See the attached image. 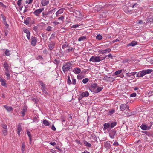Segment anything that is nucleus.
<instances>
[{"mask_svg": "<svg viewBox=\"0 0 153 153\" xmlns=\"http://www.w3.org/2000/svg\"><path fill=\"white\" fill-rule=\"evenodd\" d=\"M71 65V62H67L63 65L62 69L64 73L70 71V69L72 68Z\"/></svg>", "mask_w": 153, "mask_h": 153, "instance_id": "f257e3e1", "label": "nucleus"}, {"mask_svg": "<svg viewBox=\"0 0 153 153\" xmlns=\"http://www.w3.org/2000/svg\"><path fill=\"white\" fill-rule=\"evenodd\" d=\"M100 56H93L91 57L89 61L93 62H98L101 61Z\"/></svg>", "mask_w": 153, "mask_h": 153, "instance_id": "f03ea898", "label": "nucleus"}, {"mask_svg": "<svg viewBox=\"0 0 153 153\" xmlns=\"http://www.w3.org/2000/svg\"><path fill=\"white\" fill-rule=\"evenodd\" d=\"M44 10L43 8L41 9H37L35 10L33 13L36 16H39V14L43 11Z\"/></svg>", "mask_w": 153, "mask_h": 153, "instance_id": "7ed1b4c3", "label": "nucleus"}, {"mask_svg": "<svg viewBox=\"0 0 153 153\" xmlns=\"http://www.w3.org/2000/svg\"><path fill=\"white\" fill-rule=\"evenodd\" d=\"M97 86V85L96 83H92L91 87V89L92 90V91H93L94 93V91L96 90Z\"/></svg>", "mask_w": 153, "mask_h": 153, "instance_id": "20e7f679", "label": "nucleus"}, {"mask_svg": "<svg viewBox=\"0 0 153 153\" xmlns=\"http://www.w3.org/2000/svg\"><path fill=\"white\" fill-rule=\"evenodd\" d=\"M124 11L127 13L130 14L132 13V10L127 6H125L123 8Z\"/></svg>", "mask_w": 153, "mask_h": 153, "instance_id": "39448f33", "label": "nucleus"}, {"mask_svg": "<svg viewBox=\"0 0 153 153\" xmlns=\"http://www.w3.org/2000/svg\"><path fill=\"white\" fill-rule=\"evenodd\" d=\"M73 72L74 73L76 74H78L81 71V69L78 67H76L73 69Z\"/></svg>", "mask_w": 153, "mask_h": 153, "instance_id": "423d86ee", "label": "nucleus"}, {"mask_svg": "<svg viewBox=\"0 0 153 153\" xmlns=\"http://www.w3.org/2000/svg\"><path fill=\"white\" fill-rule=\"evenodd\" d=\"M64 11V9L61 8L57 11L56 13V17L59 16V15L63 13Z\"/></svg>", "mask_w": 153, "mask_h": 153, "instance_id": "0eeeda50", "label": "nucleus"}, {"mask_svg": "<svg viewBox=\"0 0 153 153\" xmlns=\"http://www.w3.org/2000/svg\"><path fill=\"white\" fill-rule=\"evenodd\" d=\"M3 66L5 69L6 71H9L10 70V66L8 63L6 62H4L3 65Z\"/></svg>", "mask_w": 153, "mask_h": 153, "instance_id": "6e6552de", "label": "nucleus"}, {"mask_svg": "<svg viewBox=\"0 0 153 153\" xmlns=\"http://www.w3.org/2000/svg\"><path fill=\"white\" fill-rule=\"evenodd\" d=\"M0 82L1 83V85L3 86H6V83L5 80L0 76Z\"/></svg>", "mask_w": 153, "mask_h": 153, "instance_id": "1a4fd4ad", "label": "nucleus"}, {"mask_svg": "<svg viewBox=\"0 0 153 153\" xmlns=\"http://www.w3.org/2000/svg\"><path fill=\"white\" fill-rule=\"evenodd\" d=\"M22 128L21 125L20 124H19L17 126V133L19 136L20 135V132L22 131Z\"/></svg>", "mask_w": 153, "mask_h": 153, "instance_id": "9d476101", "label": "nucleus"}, {"mask_svg": "<svg viewBox=\"0 0 153 153\" xmlns=\"http://www.w3.org/2000/svg\"><path fill=\"white\" fill-rule=\"evenodd\" d=\"M37 42V40L36 38L33 37L32 38V40L31 42V45L33 46H35Z\"/></svg>", "mask_w": 153, "mask_h": 153, "instance_id": "9b49d317", "label": "nucleus"}, {"mask_svg": "<svg viewBox=\"0 0 153 153\" xmlns=\"http://www.w3.org/2000/svg\"><path fill=\"white\" fill-rule=\"evenodd\" d=\"M40 84L41 86V89L43 92H45L46 94H47V93L45 92V85L42 82H40Z\"/></svg>", "mask_w": 153, "mask_h": 153, "instance_id": "f8f14e48", "label": "nucleus"}, {"mask_svg": "<svg viewBox=\"0 0 153 153\" xmlns=\"http://www.w3.org/2000/svg\"><path fill=\"white\" fill-rule=\"evenodd\" d=\"M140 73L139 74V73H138L136 75V76L138 77H142L144 75H145V74H144V73L143 71V70H142L140 71Z\"/></svg>", "mask_w": 153, "mask_h": 153, "instance_id": "ddd939ff", "label": "nucleus"}, {"mask_svg": "<svg viewBox=\"0 0 153 153\" xmlns=\"http://www.w3.org/2000/svg\"><path fill=\"white\" fill-rule=\"evenodd\" d=\"M103 130L105 131L109 128L110 127V124L108 123H105L103 124Z\"/></svg>", "mask_w": 153, "mask_h": 153, "instance_id": "4468645a", "label": "nucleus"}, {"mask_svg": "<svg viewBox=\"0 0 153 153\" xmlns=\"http://www.w3.org/2000/svg\"><path fill=\"white\" fill-rule=\"evenodd\" d=\"M127 105L126 104H121L120 107V109L122 111H124L127 108Z\"/></svg>", "mask_w": 153, "mask_h": 153, "instance_id": "2eb2a0df", "label": "nucleus"}, {"mask_svg": "<svg viewBox=\"0 0 153 153\" xmlns=\"http://www.w3.org/2000/svg\"><path fill=\"white\" fill-rule=\"evenodd\" d=\"M3 107L8 112H10L13 110V108L11 106H9L7 105H4Z\"/></svg>", "mask_w": 153, "mask_h": 153, "instance_id": "dca6fc26", "label": "nucleus"}, {"mask_svg": "<svg viewBox=\"0 0 153 153\" xmlns=\"http://www.w3.org/2000/svg\"><path fill=\"white\" fill-rule=\"evenodd\" d=\"M25 143L23 142L22 143L21 147V150L22 152V153H25Z\"/></svg>", "mask_w": 153, "mask_h": 153, "instance_id": "f3484780", "label": "nucleus"}, {"mask_svg": "<svg viewBox=\"0 0 153 153\" xmlns=\"http://www.w3.org/2000/svg\"><path fill=\"white\" fill-rule=\"evenodd\" d=\"M27 110V108L25 106H24L23 107L22 111H21L22 116L24 117V116H25V113L26 112Z\"/></svg>", "mask_w": 153, "mask_h": 153, "instance_id": "a211bd4d", "label": "nucleus"}, {"mask_svg": "<svg viewBox=\"0 0 153 153\" xmlns=\"http://www.w3.org/2000/svg\"><path fill=\"white\" fill-rule=\"evenodd\" d=\"M141 128L143 130H148L150 129V127H148L147 126L145 125L142 124L140 126Z\"/></svg>", "mask_w": 153, "mask_h": 153, "instance_id": "6ab92c4d", "label": "nucleus"}, {"mask_svg": "<svg viewBox=\"0 0 153 153\" xmlns=\"http://www.w3.org/2000/svg\"><path fill=\"white\" fill-rule=\"evenodd\" d=\"M49 2L48 0H42L41 1V3L42 6H45L48 4Z\"/></svg>", "mask_w": 153, "mask_h": 153, "instance_id": "aec40b11", "label": "nucleus"}, {"mask_svg": "<svg viewBox=\"0 0 153 153\" xmlns=\"http://www.w3.org/2000/svg\"><path fill=\"white\" fill-rule=\"evenodd\" d=\"M89 94L87 91H85L82 92L81 94V96L82 97H87L89 96Z\"/></svg>", "mask_w": 153, "mask_h": 153, "instance_id": "412c9836", "label": "nucleus"}, {"mask_svg": "<svg viewBox=\"0 0 153 153\" xmlns=\"http://www.w3.org/2000/svg\"><path fill=\"white\" fill-rule=\"evenodd\" d=\"M137 44V42L136 41H132L130 43H129L127 45V47L129 46H134Z\"/></svg>", "mask_w": 153, "mask_h": 153, "instance_id": "4be33fe9", "label": "nucleus"}, {"mask_svg": "<svg viewBox=\"0 0 153 153\" xmlns=\"http://www.w3.org/2000/svg\"><path fill=\"white\" fill-rule=\"evenodd\" d=\"M42 120V123L46 126H48L50 125V123L46 119L43 120Z\"/></svg>", "mask_w": 153, "mask_h": 153, "instance_id": "5701e85b", "label": "nucleus"}, {"mask_svg": "<svg viewBox=\"0 0 153 153\" xmlns=\"http://www.w3.org/2000/svg\"><path fill=\"white\" fill-rule=\"evenodd\" d=\"M103 89V87H100L98 86L96 90L94 91V93H97L99 92H100Z\"/></svg>", "mask_w": 153, "mask_h": 153, "instance_id": "b1692460", "label": "nucleus"}, {"mask_svg": "<svg viewBox=\"0 0 153 153\" xmlns=\"http://www.w3.org/2000/svg\"><path fill=\"white\" fill-rule=\"evenodd\" d=\"M104 78L106 80L109 81V82L113 81V78L112 77H108L107 76L104 77Z\"/></svg>", "mask_w": 153, "mask_h": 153, "instance_id": "393cba45", "label": "nucleus"}, {"mask_svg": "<svg viewBox=\"0 0 153 153\" xmlns=\"http://www.w3.org/2000/svg\"><path fill=\"white\" fill-rule=\"evenodd\" d=\"M55 44L53 43H50L48 47L49 49L51 50H52L54 47Z\"/></svg>", "mask_w": 153, "mask_h": 153, "instance_id": "a878e982", "label": "nucleus"}, {"mask_svg": "<svg viewBox=\"0 0 153 153\" xmlns=\"http://www.w3.org/2000/svg\"><path fill=\"white\" fill-rule=\"evenodd\" d=\"M110 144L108 142H105L104 143V147L106 148H108L110 147Z\"/></svg>", "mask_w": 153, "mask_h": 153, "instance_id": "bb28decb", "label": "nucleus"}, {"mask_svg": "<svg viewBox=\"0 0 153 153\" xmlns=\"http://www.w3.org/2000/svg\"><path fill=\"white\" fill-rule=\"evenodd\" d=\"M147 21L148 22L153 21V16H150L147 18Z\"/></svg>", "mask_w": 153, "mask_h": 153, "instance_id": "cd10ccee", "label": "nucleus"}, {"mask_svg": "<svg viewBox=\"0 0 153 153\" xmlns=\"http://www.w3.org/2000/svg\"><path fill=\"white\" fill-rule=\"evenodd\" d=\"M5 73L7 76V79H9L10 78V75L9 74V71H6L5 72Z\"/></svg>", "mask_w": 153, "mask_h": 153, "instance_id": "c85d7f7f", "label": "nucleus"}, {"mask_svg": "<svg viewBox=\"0 0 153 153\" xmlns=\"http://www.w3.org/2000/svg\"><path fill=\"white\" fill-rule=\"evenodd\" d=\"M84 143L87 147H90L91 146V144L86 141H84Z\"/></svg>", "mask_w": 153, "mask_h": 153, "instance_id": "c756f323", "label": "nucleus"}, {"mask_svg": "<svg viewBox=\"0 0 153 153\" xmlns=\"http://www.w3.org/2000/svg\"><path fill=\"white\" fill-rule=\"evenodd\" d=\"M86 39V37L85 36H82L80 37L78 39V41H81L84 40Z\"/></svg>", "mask_w": 153, "mask_h": 153, "instance_id": "7c9ffc66", "label": "nucleus"}, {"mask_svg": "<svg viewBox=\"0 0 153 153\" xmlns=\"http://www.w3.org/2000/svg\"><path fill=\"white\" fill-rule=\"evenodd\" d=\"M3 134L4 136H6L7 134V129H3L2 130Z\"/></svg>", "mask_w": 153, "mask_h": 153, "instance_id": "2f4dec72", "label": "nucleus"}, {"mask_svg": "<svg viewBox=\"0 0 153 153\" xmlns=\"http://www.w3.org/2000/svg\"><path fill=\"white\" fill-rule=\"evenodd\" d=\"M122 70H118V71H117L115 72L114 74L115 75H118V74H120V73H121V72H122Z\"/></svg>", "mask_w": 153, "mask_h": 153, "instance_id": "473e14b6", "label": "nucleus"}, {"mask_svg": "<svg viewBox=\"0 0 153 153\" xmlns=\"http://www.w3.org/2000/svg\"><path fill=\"white\" fill-rule=\"evenodd\" d=\"M116 122H112L110 125V126L111 127V128H112L114 127L116 125Z\"/></svg>", "mask_w": 153, "mask_h": 153, "instance_id": "72a5a7b5", "label": "nucleus"}, {"mask_svg": "<svg viewBox=\"0 0 153 153\" xmlns=\"http://www.w3.org/2000/svg\"><path fill=\"white\" fill-rule=\"evenodd\" d=\"M10 51L8 49H6L5 51V54L7 56H10Z\"/></svg>", "mask_w": 153, "mask_h": 153, "instance_id": "f704fd0d", "label": "nucleus"}, {"mask_svg": "<svg viewBox=\"0 0 153 153\" xmlns=\"http://www.w3.org/2000/svg\"><path fill=\"white\" fill-rule=\"evenodd\" d=\"M111 51V49L110 48H107L106 49L103 50V52L104 53H106V52L109 53Z\"/></svg>", "mask_w": 153, "mask_h": 153, "instance_id": "c9c22d12", "label": "nucleus"}, {"mask_svg": "<svg viewBox=\"0 0 153 153\" xmlns=\"http://www.w3.org/2000/svg\"><path fill=\"white\" fill-rule=\"evenodd\" d=\"M97 39L100 40L102 39V36L100 34L97 35L96 37Z\"/></svg>", "mask_w": 153, "mask_h": 153, "instance_id": "e433bc0d", "label": "nucleus"}, {"mask_svg": "<svg viewBox=\"0 0 153 153\" xmlns=\"http://www.w3.org/2000/svg\"><path fill=\"white\" fill-rule=\"evenodd\" d=\"M89 81V79L88 78H85L83 79L82 82L84 84L86 83Z\"/></svg>", "mask_w": 153, "mask_h": 153, "instance_id": "4c0bfd02", "label": "nucleus"}, {"mask_svg": "<svg viewBox=\"0 0 153 153\" xmlns=\"http://www.w3.org/2000/svg\"><path fill=\"white\" fill-rule=\"evenodd\" d=\"M84 76L83 75L79 74L77 76V78L78 79H82L83 78H84Z\"/></svg>", "mask_w": 153, "mask_h": 153, "instance_id": "58836bf2", "label": "nucleus"}, {"mask_svg": "<svg viewBox=\"0 0 153 153\" xmlns=\"http://www.w3.org/2000/svg\"><path fill=\"white\" fill-rule=\"evenodd\" d=\"M67 82V83L69 85L72 84L71 82L70 79V77L69 76H68Z\"/></svg>", "mask_w": 153, "mask_h": 153, "instance_id": "ea45409f", "label": "nucleus"}, {"mask_svg": "<svg viewBox=\"0 0 153 153\" xmlns=\"http://www.w3.org/2000/svg\"><path fill=\"white\" fill-rule=\"evenodd\" d=\"M115 133V131L112 132L110 133V137L112 138H113Z\"/></svg>", "mask_w": 153, "mask_h": 153, "instance_id": "a19ab883", "label": "nucleus"}, {"mask_svg": "<svg viewBox=\"0 0 153 153\" xmlns=\"http://www.w3.org/2000/svg\"><path fill=\"white\" fill-rule=\"evenodd\" d=\"M72 83L74 85L76 84V79L74 77H72Z\"/></svg>", "mask_w": 153, "mask_h": 153, "instance_id": "79ce46f5", "label": "nucleus"}, {"mask_svg": "<svg viewBox=\"0 0 153 153\" xmlns=\"http://www.w3.org/2000/svg\"><path fill=\"white\" fill-rule=\"evenodd\" d=\"M65 19V17L64 16H62L60 17H59L58 18V19L59 20H61L63 22H64V19Z\"/></svg>", "mask_w": 153, "mask_h": 153, "instance_id": "37998d69", "label": "nucleus"}, {"mask_svg": "<svg viewBox=\"0 0 153 153\" xmlns=\"http://www.w3.org/2000/svg\"><path fill=\"white\" fill-rule=\"evenodd\" d=\"M75 49L73 48H69L68 49L67 51L68 52H69L71 51L74 52V51Z\"/></svg>", "mask_w": 153, "mask_h": 153, "instance_id": "c03bdc74", "label": "nucleus"}, {"mask_svg": "<svg viewBox=\"0 0 153 153\" xmlns=\"http://www.w3.org/2000/svg\"><path fill=\"white\" fill-rule=\"evenodd\" d=\"M24 23L26 25H28L29 24V21L27 18L26 20L24 21Z\"/></svg>", "mask_w": 153, "mask_h": 153, "instance_id": "a18cd8bd", "label": "nucleus"}, {"mask_svg": "<svg viewBox=\"0 0 153 153\" xmlns=\"http://www.w3.org/2000/svg\"><path fill=\"white\" fill-rule=\"evenodd\" d=\"M115 112V110L114 109H113L111 110H109V113L110 114H112Z\"/></svg>", "mask_w": 153, "mask_h": 153, "instance_id": "49530a36", "label": "nucleus"}, {"mask_svg": "<svg viewBox=\"0 0 153 153\" xmlns=\"http://www.w3.org/2000/svg\"><path fill=\"white\" fill-rule=\"evenodd\" d=\"M23 31L26 34H27L30 32L26 28L24 29H23Z\"/></svg>", "mask_w": 153, "mask_h": 153, "instance_id": "de8ad7c7", "label": "nucleus"}, {"mask_svg": "<svg viewBox=\"0 0 153 153\" xmlns=\"http://www.w3.org/2000/svg\"><path fill=\"white\" fill-rule=\"evenodd\" d=\"M146 70V73H147L148 74L151 73V72L153 71V70L152 69H148Z\"/></svg>", "mask_w": 153, "mask_h": 153, "instance_id": "09e8293b", "label": "nucleus"}, {"mask_svg": "<svg viewBox=\"0 0 153 153\" xmlns=\"http://www.w3.org/2000/svg\"><path fill=\"white\" fill-rule=\"evenodd\" d=\"M79 25L78 24L74 25L71 27V28H76L79 26Z\"/></svg>", "mask_w": 153, "mask_h": 153, "instance_id": "8fccbe9b", "label": "nucleus"}, {"mask_svg": "<svg viewBox=\"0 0 153 153\" xmlns=\"http://www.w3.org/2000/svg\"><path fill=\"white\" fill-rule=\"evenodd\" d=\"M2 126L3 128V129H7V126L5 124H3L2 125Z\"/></svg>", "mask_w": 153, "mask_h": 153, "instance_id": "3c124183", "label": "nucleus"}, {"mask_svg": "<svg viewBox=\"0 0 153 153\" xmlns=\"http://www.w3.org/2000/svg\"><path fill=\"white\" fill-rule=\"evenodd\" d=\"M52 28V27L51 26H48L46 28V30L49 31H50L51 30Z\"/></svg>", "mask_w": 153, "mask_h": 153, "instance_id": "603ef678", "label": "nucleus"}, {"mask_svg": "<svg viewBox=\"0 0 153 153\" xmlns=\"http://www.w3.org/2000/svg\"><path fill=\"white\" fill-rule=\"evenodd\" d=\"M26 36L27 37V38L28 39H30V33L29 32L27 34H26Z\"/></svg>", "mask_w": 153, "mask_h": 153, "instance_id": "864d4df0", "label": "nucleus"}, {"mask_svg": "<svg viewBox=\"0 0 153 153\" xmlns=\"http://www.w3.org/2000/svg\"><path fill=\"white\" fill-rule=\"evenodd\" d=\"M136 96V93H133L132 94H131L130 95V97H135Z\"/></svg>", "mask_w": 153, "mask_h": 153, "instance_id": "5fc2aeb1", "label": "nucleus"}, {"mask_svg": "<svg viewBox=\"0 0 153 153\" xmlns=\"http://www.w3.org/2000/svg\"><path fill=\"white\" fill-rule=\"evenodd\" d=\"M22 0H18L17 2V5L19 6H20L21 4Z\"/></svg>", "mask_w": 153, "mask_h": 153, "instance_id": "6e6d98bb", "label": "nucleus"}, {"mask_svg": "<svg viewBox=\"0 0 153 153\" xmlns=\"http://www.w3.org/2000/svg\"><path fill=\"white\" fill-rule=\"evenodd\" d=\"M27 133L29 137L31 136V134H30V131L28 130L27 131Z\"/></svg>", "mask_w": 153, "mask_h": 153, "instance_id": "4d7b16f0", "label": "nucleus"}, {"mask_svg": "<svg viewBox=\"0 0 153 153\" xmlns=\"http://www.w3.org/2000/svg\"><path fill=\"white\" fill-rule=\"evenodd\" d=\"M50 144L53 146H55L56 145V143L55 142H51L50 143Z\"/></svg>", "mask_w": 153, "mask_h": 153, "instance_id": "13d9d810", "label": "nucleus"}, {"mask_svg": "<svg viewBox=\"0 0 153 153\" xmlns=\"http://www.w3.org/2000/svg\"><path fill=\"white\" fill-rule=\"evenodd\" d=\"M0 6H1V7H6V6L5 5H4L3 3L1 2H0Z\"/></svg>", "mask_w": 153, "mask_h": 153, "instance_id": "bf43d9fd", "label": "nucleus"}, {"mask_svg": "<svg viewBox=\"0 0 153 153\" xmlns=\"http://www.w3.org/2000/svg\"><path fill=\"white\" fill-rule=\"evenodd\" d=\"M137 24H141L143 23V21L142 20H140L138 21H137L136 22Z\"/></svg>", "mask_w": 153, "mask_h": 153, "instance_id": "052dcab7", "label": "nucleus"}, {"mask_svg": "<svg viewBox=\"0 0 153 153\" xmlns=\"http://www.w3.org/2000/svg\"><path fill=\"white\" fill-rule=\"evenodd\" d=\"M52 129L53 131H55L56 130V128L55 127L54 125H53L51 128Z\"/></svg>", "mask_w": 153, "mask_h": 153, "instance_id": "680f3d73", "label": "nucleus"}, {"mask_svg": "<svg viewBox=\"0 0 153 153\" xmlns=\"http://www.w3.org/2000/svg\"><path fill=\"white\" fill-rule=\"evenodd\" d=\"M53 23L56 25H57L58 24H59L60 23L57 22L56 21H55L54 22H53Z\"/></svg>", "mask_w": 153, "mask_h": 153, "instance_id": "e2e57ef3", "label": "nucleus"}, {"mask_svg": "<svg viewBox=\"0 0 153 153\" xmlns=\"http://www.w3.org/2000/svg\"><path fill=\"white\" fill-rule=\"evenodd\" d=\"M32 100L35 102V103H36L37 102V100L35 98H33L32 99Z\"/></svg>", "mask_w": 153, "mask_h": 153, "instance_id": "0e129e2a", "label": "nucleus"}, {"mask_svg": "<svg viewBox=\"0 0 153 153\" xmlns=\"http://www.w3.org/2000/svg\"><path fill=\"white\" fill-rule=\"evenodd\" d=\"M4 24L5 25L6 28H7L8 27L9 25L7 23V22L6 23H5Z\"/></svg>", "mask_w": 153, "mask_h": 153, "instance_id": "69168bd1", "label": "nucleus"}, {"mask_svg": "<svg viewBox=\"0 0 153 153\" xmlns=\"http://www.w3.org/2000/svg\"><path fill=\"white\" fill-rule=\"evenodd\" d=\"M1 16H2V18L3 19V21L5 20H6V17L4 16H3L2 14L1 15Z\"/></svg>", "mask_w": 153, "mask_h": 153, "instance_id": "338daca9", "label": "nucleus"}, {"mask_svg": "<svg viewBox=\"0 0 153 153\" xmlns=\"http://www.w3.org/2000/svg\"><path fill=\"white\" fill-rule=\"evenodd\" d=\"M51 152L52 153H56V151L55 150L53 149H52L51 151Z\"/></svg>", "mask_w": 153, "mask_h": 153, "instance_id": "774afa93", "label": "nucleus"}]
</instances>
